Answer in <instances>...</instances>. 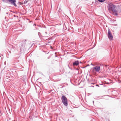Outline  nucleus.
<instances>
[{"label": "nucleus", "instance_id": "32", "mask_svg": "<svg viewBox=\"0 0 121 121\" xmlns=\"http://www.w3.org/2000/svg\"><path fill=\"white\" fill-rule=\"evenodd\" d=\"M95 46L94 47H95Z\"/></svg>", "mask_w": 121, "mask_h": 121}, {"label": "nucleus", "instance_id": "24", "mask_svg": "<svg viewBox=\"0 0 121 121\" xmlns=\"http://www.w3.org/2000/svg\"><path fill=\"white\" fill-rule=\"evenodd\" d=\"M56 52H55V54H56Z\"/></svg>", "mask_w": 121, "mask_h": 121}, {"label": "nucleus", "instance_id": "27", "mask_svg": "<svg viewBox=\"0 0 121 121\" xmlns=\"http://www.w3.org/2000/svg\"><path fill=\"white\" fill-rule=\"evenodd\" d=\"M89 79H88V80H87V81H89Z\"/></svg>", "mask_w": 121, "mask_h": 121}, {"label": "nucleus", "instance_id": "13", "mask_svg": "<svg viewBox=\"0 0 121 121\" xmlns=\"http://www.w3.org/2000/svg\"><path fill=\"white\" fill-rule=\"evenodd\" d=\"M96 86H98V87H99V85H97V84H96Z\"/></svg>", "mask_w": 121, "mask_h": 121}, {"label": "nucleus", "instance_id": "14", "mask_svg": "<svg viewBox=\"0 0 121 121\" xmlns=\"http://www.w3.org/2000/svg\"><path fill=\"white\" fill-rule=\"evenodd\" d=\"M50 48H51L52 49H53V48L51 46L50 47Z\"/></svg>", "mask_w": 121, "mask_h": 121}, {"label": "nucleus", "instance_id": "11", "mask_svg": "<svg viewBox=\"0 0 121 121\" xmlns=\"http://www.w3.org/2000/svg\"><path fill=\"white\" fill-rule=\"evenodd\" d=\"M109 40L110 41L112 40V39H113V38H109Z\"/></svg>", "mask_w": 121, "mask_h": 121}, {"label": "nucleus", "instance_id": "2", "mask_svg": "<svg viewBox=\"0 0 121 121\" xmlns=\"http://www.w3.org/2000/svg\"><path fill=\"white\" fill-rule=\"evenodd\" d=\"M62 102L64 105L66 106L68 105V101L66 97L64 95H63L61 98Z\"/></svg>", "mask_w": 121, "mask_h": 121}, {"label": "nucleus", "instance_id": "31", "mask_svg": "<svg viewBox=\"0 0 121 121\" xmlns=\"http://www.w3.org/2000/svg\"><path fill=\"white\" fill-rule=\"evenodd\" d=\"M99 39H100V38H99Z\"/></svg>", "mask_w": 121, "mask_h": 121}, {"label": "nucleus", "instance_id": "16", "mask_svg": "<svg viewBox=\"0 0 121 121\" xmlns=\"http://www.w3.org/2000/svg\"><path fill=\"white\" fill-rule=\"evenodd\" d=\"M69 69H70L71 70H72V69H72V68H70H70H69Z\"/></svg>", "mask_w": 121, "mask_h": 121}, {"label": "nucleus", "instance_id": "15", "mask_svg": "<svg viewBox=\"0 0 121 121\" xmlns=\"http://www.w3.org/2000/svg\"><path fill=\"white\" fill-rule=\"evenodd\" d=\"M91 84L94 85V84H95V83H91Z\"/></svg>", "mask_w": 121, "mask_h": 121}, {"label": "nucleus", "instance_id": "6", "mask_svg": "<svg viewBox=\"0 0 121 121\" xmlns=\"http://www.w3.org/2000/svg\"><path fill=\"white\" fill-rule=\"evenodd\" d=\"M79 64V62L78 60H76L74 62L73 64V66H77Z\"/></svg>", "mask_w": 121, "mask_h": 121}, {"label": "nucleus", "instance_id": "23", "mask_svg": "<svg viewBox=\"0 0 121 121\" xmlns=\"http://www.w3.org/2000/svg\"><path fill=\"white\" fill-rule=\"evenodd\" d=\"M14 16L15 17H16L15 16V15H14Z\"/></svg>", "mask_w": 121, "mask_h": 121}, {"label": "nucleus", "instance_id": "1", "mask_svg": "<svg viewBox=\"0 0 121 121\" xmlns=\"http://www.w3.org/2000/svg\"><path fill=\"white\" fill-rule=\"evenodd\" d=\"M115 6L113 4L110 3L109 4L108 9L109 11L110 12H112L113 15L117 16V12L119 11V10H115Z\"/></svg>", "mask_w": 121, "mask_h": 121}, {"label": "nucleus", "instance_id": "21", "mask_svg": "<svg viewBox=\"0 0 121 121\" xmlns=\"http://www.w3.org/2000/svg\"><path fill=\"white\" fill-rule=\"evenodd\" d=\"M120 9V8L119 7H118V9Z\"/></svg>", "mask_w": 121, "mask_h": 121}, {"label": "nucleus", "instance_id": "12", "mask_svg": "<svg viewBox=\"0 0 121 121\" xmlns=\"http://www.w3.org/2000/svg\"><path fill=\"white\" fill-rule=\"evenodd\" d=\"M95 81V80H93V79H92L91 80V81Z\"/></svg>", "mask_w": 121, "mask_h": 121}, {"label": "nucleus", "instance_id": "7", "mask_svg": "<svg viewBox=\"0 0 121 121\" xmlns=\"http://www.w3.org/2000/svg\"><path fill=\"white\" fill-rule=\"evenodd\" d=\"M26 77L25 76H23L22 77L21 79V81H24L26 79Z\"/></svg>", "mask_w": 121, "mask_h": 121}, {"label": "nucleus", "instance_id": "8", "mask_svg": "<svg viewBox=\"0 0 121 121\" xmlns=\"http://www.w3.org/2000/svg\"><path fill=\"white\" fill-rule=\"evenodd\" d=\"M94 39H93V42L92 43V44H95V40H96L95 38H94Z\"/></svg>", "mask_w": 121, "mask_h": 121}, {"label": "nucleus", "instance_id": "22", "mask_svg": "<svg viewBox=\"0 0 121 121\" xmlns=\"http://www.w3.org/2000/svg\"><path fill=\"white\" fill-rule=\"evenodd\" d=\"M36 24H34V25L36 26Z\"/></svg>", "mask_w": 121, "mask_h": 121}, {"label": "nucleus", "instance_id": "20", "mask_svg": "<svg viewBox=\"0 0 121 121\" xmlns=\"http://www.w3.org/2000/svg\"><path fill=\"white\" fill-rule=\"evenodd\" d=\"M68 66L69 68L70 67L69 65H68Z\"/></svg>", "mask_w": 121, "mask_h": 121}, {"label": "nucleus", "instance_id": "9", "mask_svg": "<svg viewBox=\"0 0 121 121\" xmlns=\"http://www.w3.org/2000/svg\"><path fill=\"white\" fill-rule=\"evenodd\" d=\"M98 1L101 2H102L104 1L105 0H98Z\"/></svg>", "mask_w": 121, "mask_h": 121}, {"label": "nucleus", "instance_id": "10", "mask_svg": "<svg viewBox=\"0 0 121 121\" xmlns=\"http://www.w3.org/2000/svg\"><path fill=\"white\" fill-rule=\"evenodd\" d=\"M27 0H25L24 2V4H26L27 3Z\"/></svg>", "mask_w": 121, "mask_h": 121}, {"label": "nucleus", "instance_id": "17", "mask_svg": "<svg viewBox=\"0 0 121 121\" xmlns=\"http://www.w3.org/2000/svg\"><path fill=\"white\" fill-rule=\"evenodd\" d=\"M12 48H14V46L13 45L12 46Z\"/></svg>", "mask_w": 121, "mask_h": 121}, {"label": "nucleus", "instance_id": "30", "mask_svg": "<svg viewBox=\"0 0 121 121\" xmlns=\"http://www.w3.org/2000/svg\"><path fill=\"white\" fill-rule=\"evenodd\" d=\"M93 103L94 102V101H93Z\"/></svg>", "mask_w": 121, "mask_h": 121}, {"label": "nucleus", "instance_id": "4", "mask_svg": "<svg viewBox=\"0 0 121 121\" xmlns=\"http://www.w3.org/2000/svg\"><path fill=\"white\" fill-rule=\"evenodd\" d=\"M93 68L96 72H99L100 70V67L99 66H96L93 67Z\"/></svg>", "mask_w": 121, "mask_h": 121}, {"label": "nucleus", "instance_id": "3", "mask_svg": "<svg viewBox=\"0 0 121 121\" xmlns=\"http://www.w3.org/2000/svg\"><path fill=\"white\" fill-rule=\"evenodd\" d=\"M26 40H25L24 41L22 42L20 46V50H21L23 49L24 47L25 44H26Z\"/></svg>", "mask_w": 121, "mask_h": 121}, {"label": "nucleus", "instance_id": "5", "mask_svg": "<svg viewBox=\"0 0 121 121\" xmlns=\"http://www.w3.org/2000/svg\"><path fill=\"white\" fill-rule=\"evenodd\" d=\"M108 38H113L112 36L111 32L109 30H108Z\"/></svg>", "mask_w": 121, "mask_h": 121}, {"label": "nucleus", "instance_id": "29", "mask_svg": "<svg viewBox=\"0 0 121 121\" xmlns=\"http://www.w3.org/2000/svg\"><path fill=\"white\" fill-rule=\"evenodd\" d=\"M108 121H109V120Z\"/></svg>", "mask_w": 121, "mask_h": 121}, {"label": "nucleus", "instance_id": "28", "mask_svg": "<svg viewBox=\"0 0 121 121\" xmlns=\"http://www.w3.org/2000/svg\"><path fill=\"white\" fill-rule=\"evenodd\" d=\"M84 40H84H83V41Z\"/></svg>", "mask_w": 121, "mask_h": 121}, {"label": "nucleus", "instance_id": "18", "mask_svg": "<svg viewBox=\"0 0 121 121\" xmlns=\"http://www.w3.org/2000/svg\"><path fill=\"white\" fill-rule=\"evenodd\" d=\"M79 63H82V62H81V61H80Z\"/></svg>", "mask_w": 121, "mask_h": 121}, {"label": "nucleus", "instance_id": "25", "mask_svg": "<svg viewBox=\"0 0 121 121\" xmlns=\"http://www.w3.org/2000/svg\"><path fill=\"white\" fill-rule=\"evenodd\" d=\"M92 87H94V86H92Z\"/></svg>", "mask_w": 121, "mask_h": 121}, {"label": "nucleus", "instance_id": "19", "mask_svg": "<svg viewBox=\"0 0 121 121\" xmlns=\"http://www.w3.org/2000/svg\"><path fill=\"white\" fill-rule=\"evenodd\" d=\"M55 57H57V55H55Z\"/></svg>", "mask_w": 121, "mask_h": 121}, {"label": "nucleus", "instance_id": "26", "mask_svg": "<svg viewBox=\"0 0 121 121\" xmlns=\"http://www.w3.org/2000/svg\"><path fill=\"white\" fill-rule=\"evenodd\" d=\"M45 33H46V34H47V32H45Z\"/></svg>", "mask_w": 121, "mask_h": 121}]
</instances>
